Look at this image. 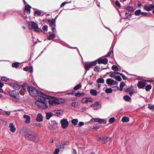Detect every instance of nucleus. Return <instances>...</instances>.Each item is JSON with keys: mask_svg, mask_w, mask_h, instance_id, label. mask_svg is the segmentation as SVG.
<instances>
[{"mask_svg": "<svg viewBox=\"0 0 154 154\" xmlns=\"http://www.w3.org/2000/svg\"><path fill=\"white\" fill-rule=\"evenodd\" d=\"M25 137L28 140L33 141L35 142H37L39 138L36 134H32L31 132H28L26 135Z\"/></svg>", "mask_w": 154, "mask_h": 154, "instance_id": "nucleus-1", "label": "nucleus"}, {"mask_svg": "<svg viewBox=\"0 0 154 154\" xmlns=\"http://www.w3.org/2000/svg\"><path fill=\"white\" fill-rule=\"evenodd\" d=\"M28 91L29 94L32 97H35L38 94H42L40 91H37L34 87L29 86Z\"/></svg>", "mask_w": 154, "mask_h": 154, "instance_id": "nucleus-2", "label": "nucleus"}, {"mask_svg": "<svg viewBox=\"0 0 154 154\" xmlns=\"http://www.w3.org/2000/svg\"><path fill=\"white\" fill-rule=\"evenodd\" d=\"M29 28L34 29L36 32H39L42 31V29L38 27V24L34 22H30L29 24Z\"/></svg>", "mask_w": 154, "mask_h": 154, "instance_id": "nucleus-3", "label": "nucleus"}, {"mask_svg": "<svg viewBox=\"0 0 154 154\" xmlns=\"http://www.w3.org/2000/svg\"><path fill=\"white\" fill-rule=\"evenodd\" d=\"M97 64V61H94L92 62H86L84 65L86 71L89 70L91 67L92 66H95Z\"/></svg>", "mask_w": 154, "mask_h": 154, "instance_id": "nucleus-4", "label": "nucleus"}, {"mask_svg": "<svg viewBox=\"0 0 154 154\" xmlns=\"http://www.w3.org/2000/svg\"><path fill=\"white\" fill-rule=\"evenodd\" d=\"M38 95H37V96H35V99L36 100V101L38 102H46V99L44 96H46V95L42 94H38Z\"/></svg>", "mask_w": 154, "mask_h": 154, "instance_id": "nucleus-5", "label": "nucleus"}, {"mask_svg": "<svg viewBox=\"0 0 154 154\" xmlns=\"http://www.w3.org/2000/svg\"><path fill=\"white\" fill-rule=\"evenodd\" d=\"M48 22L51 26L53 32L54 33H55L57 31L55 29V21L54 20H48Z\"/></svg>", "mask_w": 154, "mask_h": 154, "instance_id": "nucleus-6", "label": "nucleus"}, {"mask_svg": "<svg viewBox=\"0 0 154 154\" xmlns=\"http://www.w3.org/2000/svg\"><path fill=\"white\" fill-rule=\"evenodd\" d=\"M46 102H42L36 101L35 103L40 107L42 108L46 109L48 108V106L46 104Z\"/></svg>", "mask_w": 154, "mask_h": 154, "instance_id": "nucleus-7", "label": "nucleus"}, {"mask_svg": "<svg viewBox=\"0 0 154 154\" xmlns=\"http://www.w3.org/2000/svg\"><path fill=\"white\" fill-rule=\"evenodd\" d=\"M60 123L63 128H66L69 125V122L67 119H63L60 121Z\"/></svg>", "mask_w": 154, "mask_h": 154, "instance_id": "nucleus-8", "label": "nucleus"}, {"mask_svg": "<svg viewBox=\"0 0 154 154\" xmlns=\"http://www.w3.org/2000/svg\"><path fill=\"white\" fill-rule=\"evenodd\" d=\"M95 61H96L97 62H98L100 64L102 63L104 64H107L108 61V59L106 58L103 59L102 58H100Z\"/></svg>", "mask_w": 154, "mask_h": 154, "instance_id": "nucleus-9", "label": "nucleus"}, {"mask_svg": "<svg viewBox=\"0 0 154 154\" xmlns=\"http://www.w3.org/2000/svg\"><path fill=\"white\" fill-rule=\"evenodd\" d=\"M91 106L93 107L95 110L100 109L101 107V105L99 102L97 101L94 104L91 105Z\"/></svg>", "mask_w": 154, "mask_h": 154, "instance_id": "nucleus-10", "label": "nucleus"}, {"mask_svg": "<svg viewBox=\"0 0 154 154\" xmlns=\"http://www.w3.org/2000/svg\"><path fill=\"white\" fill-rule=\"evenodd\" d=\"M58 100L56 98L54 97L49 100V103L50 104L54 105L58 103Z\"/></svg>", "mask_w": 154, "mask_h": 154, "instance_id": "nucleus-11", "label": "nucleus"}, {"mask_svg": "<svg viewBox=\"0 0 154 154\" xmlns=\"http://www.w3.org/2000/svg\"><path fill=\"white\" fill-rule=\"evenodd\" d=\"M8 84L11 86L13 87L14 89L16 90H18L21 87V86L13 82L10 83Z\"/></svg>", "mask_w": 154, "mask_h": 154, "instance_id": "nucleus-12", "label": "nucleus"}, {"mask_svg": "<svg viewBox=\"0 0 154 154\" xmlns=\"http://www.w3.org/2000/svg\"><path fill=\"white\" fill-rule=\"evenodd\" d=\"M146 84V83L145 81H138L137 84V85L139 88H142L145 86Z\"/></svg>", "mask_w": 154, "mask_h": 154, "instance_id": "nucleus-13", "label": "nucleus"}, {"mask_svg": "<svg viewBox=\"0 0 154 154\" xmlns=\"http://www.w3.org/2000/svg\"><path fill=\"white\" fill-rule=\"evenodd\" d=\"M115 82L114 84H116L118 83L116 81H114V80L112 79H108L106 80V83L107 84L109 85H112L113 83L114 82Z\"/></svg>", "mask_w": 154, "mask_h": 154, "instance_id": "nucleus-14", "label": "nucleus"}, {"mask_svg": "<svg viewBox=\"0 0 154 154\" xmlns=\"http://www.w3.org/2000/svg\"><path fill=\"white\" fill-rule=\"evenodd\" d=\"M144 9L148 11H151L153 9V5L152 4H150L149 6L145 5Z\"/></svg>", "mask_w": 154, "mask_h": 154, "instance_id": "nucleus-15", "label": "nucleus"}, {"mask_svg": "<svg viewBox=\"0 0 154 154\" xmlns=\"http://www.w3.org/2000/svg\"><path fill=\"white\" fill-rule=\"evenodd\" d=\"M9 128H10V130L12 132H14L16 130V128H15L14 125L13 123H10L9 124Z\"/></svg>", "mask_w": 154, "mask_h": 154, "instance_id": "nucleus-16", "label": "nucleus"}, {"mask_svg": "<svg viewBox=\"0 0 154 154\" xmlns=\"http://www.w3.org/2000/svg\"><path fill=\"white\" fill-rule=\"evenodd\" d=\"M18 94L19 93L15 91H12L10 92V95L15 98H16Z\"/></svg>", "mask_w": 154, "mask_h": 154, "instance_id": "nucleus-17", "label": "nucleus"}, {"mask_svg": "<svg viewBox=\"0 0 154 154\" xmlns=\"http://www.w3.org/2000/svg\"><path fill=\"white\" fill-rule=\"evenodd\" d=\"M23 117L26 119L25 122L26 123H29L30 122V117L29 116L24 115H23Z\"/></svg>", "mask_w": 154, "mask_h": 154, "instance_id": "nucleus-18", "label": "nucleus"}, {"mask_svg": "<svg viewBox=\"0 0 154 154\" xmlns=\"http://www.w3.org/2000/svg\"><path fill=\"white\" fill-rule=\"evenodd\" d=\"M23 88V90L26 91H28L29 90V86H28L27 84L26 83L23 84L22 85V86Z\"/></svg>", "mask_w": 154, "mask_h": 154, "instance_id": "nucleus-19", "label": "nucleus"}, {"mask_svg": "<svg viewBox=\"0 0 154 154\" xmlns=\"http://www.w3.org/2000/svg\"><path fill=\"white\" fill-rule=\"evenodd\" d=\"M36 120L38 122H41L43 120V116L40 114H38Z\"/></svg>", "mask_w": 154, "mask_h": 154, "instance_id": "nucleus-20", "label": "nucleus"}, {"mask_svg": "<svg viewBox=\"0 0 154 154\" xmlns=\"http://www.w3.org/2000/svg\"><path fill=\"white\" fill-rule=\"evenodd\" d=\"M55 37V35L52 33H50L49 35L48 36V39L49 40H52Z\"/></svg>", "mask_w": 154, "mask_h": 154, "instance_id": "nucleus-21", "label": "nucleus"}, {"mask_svg": "<svg viewBox=\"0 0 154 154\" xmlns=\"http://www.w3.org/2000/svg\"><path fill=\"white\" fill-rule=\"evenodd\" d=\"M54 112L56 115L58 116H61L63 114V112L62 110H55Z\"/></svg>", "mask_w": 154, "mask_h": 154, "instance_id": "nucleus-22", "label": "nucleus"}, {"mask_svg": "<svg viewBox=\"0 0 154 154\" xmlns=\"http://www.w3.org/2000/svg\"><path fill=\"white\" fill-rule=\"evenodd\" d=\"M142 12L140 9H138L135 12L134 14L136 16H139L142 14Z\"/></svg>", "mask_w": 154, "mask_h": 154, "instance_id": "nucleus-23", "label": "nucleus"}, {"mask_svg": "<svg viewBox=\"0 0 154 154\" xmlns=\"http://www.w3.org/2000/svg\"><path fill=\"white\" fill-rule=\"evenodd\" d=\"M116 73L115 72H110L109 76L112 78L115 79L116 76Z\"/></svg>", "mask_w": 154, "mask_h": 154, "instance_id": "nucleus-24", "label": "nucleus"}, {"mask_svg": "<svg viewBox=\"0 0 154 154\" xmlns=\"http://www.w3.org/2000/svg\"><path fill=\"white\" fill-rule=\"evenodd\" d=\"M71 104L72 106L75 107L79 105V103L78 102H72Z\"/></svg>", "mask_w": 154, "mask_h": 154, "instance_id": "nucleus-25", "label": "nucleus"}, {"mask_svg": "<svg viewBox=\"0 0 154 154\" xmlns=\"http://www.w3.org/2000/svg\"><path fill=\"white\" fill-rule=\"evenodd\" d=\"M90 92L91 94L94 96H96L97 94V92L96 90L91 89L90 90Z\"/></svg>", "mask_w": 154, "mask_h": 154, "instance_id": "nucleus-26", "label": "nucleus"}, {"mask_svg": "<svg viewBox=\"0 0 154 154\" xmlns=\"http://www.w3.org/2000/svg\"><path fill=\"white\" fill-rule=\"evenodd\" d=\"M129 119L126 117H123L122 119V121L123 122H127L129 121Z\"/></svg>", "mask_w": 154, "mask_h": 154, "instance_id": "nucleus-27", "label": "nucleus"}, {"mask_svg": "<svg viewBox=\"0 0 154 154\" xmlns=\"http://www.w3.org/2000/svg\"><path fill=\"white\" fill-rule=\"evenodd\" d=\"M75 95L77 97H83L84 96V93H83L77 92L75 94Z\"/></svg>", "mask_w": 154, "mask_h": 154, "instance_id": "nucleus-28", "label": "nucleus"}, {"mask_svg": "<svg viewBox=\"0 0 154 154\" xmlns=\"http://www.w3.org/2000/svg\"><path fill=\"white\" fill-rule=\"evenodd\" d=\"M111 139V138L109 137H107L105 138H104L103 142H102L103 143H105L109 141Z\"/></svg>", "mask_w": 154, "mask_h": 154, "instance_id": "nucleus-29", "label": "nucleus"}, {"mask_svg": "<svg viewBox=\"0 0 154 154\" xmlns=\"http://www.w3.org/2000/svg\"><path fill=\"white\" fill-rule=\"evenodd\" d=\"M111 68L113 70L115 71H118L119 69L118 67L115 65H113L112 66Z\"/></svg>", "mask_w": 154, "mask_h": 154, "instance_id": "nucleus-30", "label": "nucleus"}, {"mask_svg": "<svg viewBox=\"0 0 154 154\" xmlns=\"http://www.w3.org/2000/svg\"><path fill=\"white\" fill-rule=\"evenodd\" d=\"M19 66V63L17 62L13 63L12 65V67H15L16 68H17Z\"/></svg>", "mask_w": 154, "mask_h": 154, "instance_id": "nucleus-31", "label": "nucleus"}, {"mask_svg": "<svg viewBox=\"0 0 154 154\" xmlns=\"http://www.w3.org/2000/svg\"><path fill=\"white\" fill-rule=\"evenodd\" d=\"M124 99L127 101H128L130 100V97L128 95H125L123 97Z\"/></svg>", "mask_w": 154, "mask_h": 154, "instance_id": "nucleus-32", "label": "nucleus"}, {"mask_svg": "<svg viewBox=\"0 0 154 154\" xmlns=\"http://www.w3.org/2000/svg\"><path fill=\"white\" fill-rule=\"evenodd\" d=\"M30 6L29 5H26L25 6V10L27 12L29 13L30 12Z\"/></svg>", "mask_w": 154, "mask_h": 154, "instance_id": "nucleus-33", "label": "nucleus"}, {"mask_svg": "<svg viewBox=\"0 0 154 154\" xmlns=\"http://www.w3.org/2000/svg\"><path fill=\"white\" fill-rule=\"evenodd\" d=\"M52 116V113H48L46 115V118L47 119H49Z\"/></svg>", "mask_w": 154, "mask_h": 154, "instance_id": "nucleus-34", "label": "nucleus"}, {"mask_svg": "<svg viewBox=\"0 0 154 154\" xmlns=\"http://www.w3.org/2000/svg\"><path fill=\"white\" fill-rule=\"evenodd\" d=\"M100 124H104L106 123V121L104 119H99V120L98 122Z\"/></svg>", "mask_w": 154, "mask_h": 154, "instance_id": "nucleus-35", "label": "nucleus"}, {"mask_svg": "<svg viewBox=\"0 0 154 154\" xmlns=\"http://www.w3.org/2000/svg\"><path fill=\"white\" fill-rule=\"evenodd\" d=\"M97 82L99 83H103L104 82V80L102 78H100L97 80Z\"/></svg>", "mask_w": 154, "mask_h": 154, "instance_id": "nucleus-36", "label": "nucleus"}, {"mask_svg": "<svg viewBox=\"0 0 154 154\" xmlns=\"http://www.w3.org/2000/svg\"><path fill=\"white\" fill-rule=\"evenodd\" d=\"M78 122V120L77 119H73L72 120V123L74 125H76Z\"/></svg>", "mask_w": 154, "mask_h": 154, "instance_id": "nucleus-37", "label": "nucleus"}, {"mask_svg": "<svg viewBox=\"0 0 154 154\" xmlns=\"http://www.w3.org/2000/svg\"><path fill=\"white\" fill-rule=\"evenodd\" d=\"M105 91L107 93H110L112 91L111 88H107L105 89Z\"/></svg>", "mask_w": 154, "mask_h": 154, "instance_id": "nucleus-38", "label": "nucleus"}, {"mask_svg": "<svg viewBox=\"0 0 154 154\" xmlns=\"http://www.w3.org/2000/svg\"><path fill=\"white\" fill-rule=\"evenodd\" d=\"M81 84H78L74 87V90H77L80 88L81 87Z\"/></svg>", "mask_w": 154, "mask_h": 154, "instance_id": "nucleus-39", "label": "nucleus"}, {"mask_svg": "<svg viewBox=\"0 0 154 154\" xmlns=\"http://www.w3.org/2000/svg\"><path fill=\"white\" fill-rule=\"evenodd\" d=\"M87 103H88L89 102H92L93 101V100L91 97L86 98Z\"/></svg>", "mask_w": 154, "mask_h": 154, "instance_id": "nucleus-40", "label": "nucleus"}, {"mask_svg": "<svg viewBox=\"0 0 154 154\" xmlns=\"http://www.w3.org/2000/svg\"><path fill=\"white\" fill-rule=\"evenodd\" d=\"M125 85V83L123 82H122L120 83V88H122L121 89H120L121 91H122V88Z\"/></svg>", "mask_w": 154, "mask_h": 154, "instance_id": "nucleus-41", "label": "nucleus"}, {"mask_svg": "<svg viewBox=\"0 0 154 154\" xmlns=\"http://www.w3.org/2000/svg\"><path fill=\"white\" fill-rule=\"evenodd\" d=\"M115 79L118 81H121L122 79L120 76L119 75H117L115 78Z\"/></svg>", "mask_w": 154, "mask_h": 154, "instance_id": "nucleus-42", "label": "nucleus"}, {"mask_svg": "<svg viewBox=\"0 0 154 154\" xmlns=\"http://www.w3.org/2000/svg\"><path fill=\"white\" fill-rule=\"evenodd\" d=\"M1 79L2 81H5V82H7L9 80V79L7 78V77L5 76H2L1 78Z\"/></svg>", "mask_w": 154, "mask_h": 154, "instance_id": "nucleus-43", "label": "nucleus"}, {"mask_svg": "<svg viewBox=\"0 0 154 154\" xmlns=\"http://www.w3.org/2000/svg\"><path fill=\"white\" fill-rule=\"evenodd\" d=\"M81 101L82 103H87V102L86 98L84 97L81 99Z\"/></svg>", "mask_w": 154, "mask_h": 154, "instance_id": "nucleus-44", "label": "nucleus"}, {"mask_svg": "<svg viewBox=\"0 0 154 154\" xmlns=\"http://www.w3.org/2000/svg\"><path fill=\"white\" fill-rule=\"evenodd\" d=\"M151 88V86L150 85H147L145 88V89L146 91H148L150 90Z\"/></svg>", "mask_w": 154, "mask_h": 154, "instance_id": "nucleus-45", "label": "nucleus"}, {"mask_svg": "<svg viewBox=\"0 0 154 154\" xmlns=\"http://www.w3.org/2000/svg\"><path fill=\"white\" fill-rule=\"evenodd\" d=\"M115 118L114 117H112L110 118L109 121L110 123H112L115 121Z\"/></svg>", "mask_w": 154, "mask_h": 154, "instance_id": "nucleus-46", "label": "nucleus"}, {"mask_svg": "<svg viewBox=\"0 0 154 154\" xmlns=\"http://www.w3.org/2000/svg\"><path fill=\"white\" fill-rule=\"evenodd\" d=\"M99 118H96L91 119V121L93 122H99Z\"/></svg>", "mask_w": 154, "mask_h": 154, "instance_id": "nucleus-47", "label": "nucleus"}, {"mask_svg": "<svg viewBox=\"0 0 154 154\" xmlns=\"http://www.w3.org/2000/svg\"><path fill=\"white\" fill-rule=\"evenodd\" d=\"M126 10L128 11H131L132 10L133 8L131 6H128L126 8Z\"/></svg>", "mask_w": 154, "mask_h": 154, "instance_id": "nucleus-48", "label": "nucleus"}, {"mask_svg": "<svg viewBox=\"0 0 154 154\" xmlns=\"http://www.w3.org/2000/svg\"><path fill=\"white\" fill-rule=\"evenodd\" d=\"M58 147L60 148V149L63 150L64 148V145L63 144L61 143Z\"/></svg>", "mask_w": 154, "mask_h": 154, "instance_id": "nucleus-49", "label": "nucleus"}, {"mask_svg": "<svg viewBox=\"0 0 154 154\" xmlns=\"http://www.w3.org/2000/svg\"><path fill=\"white\" fill-rule=\"evenodd\" d=\"M100 67L97 66H96L94 67V71H98L100 70Z\"/></svg>", "mask_w": 154, "mask_h": 154, "instance_id": "nucleus-50", "label": "nucleus"}, {"mask_svg": "<svg viewBox=\"0 0 154 154\" xmlns=\"http://www.w3.org/2000/svg\"><path fill=\"white\" fill-rule=\"evenodd\" d=\"M97 140H99L100 142L102 143V142H103L104 141V138L103 139L100 137H98L97 138Z\"/></svg>", "mask_w": 154, "mask_h": 154, "instance_id": "nucleus-51", "label": "nucleus"}, {"mask_svg": "<svg viewBox=\"0 0 154 154\" xmlns=\"http://www.w3.org/2000/svg\"><path fill=\"white\" fill-rule=\"evenodd\" d=\"M133 89L132 88H128L125 89V91L129 93Z\"/></svg>", "mask_w": 154, "mask_h": 154, "instance_id": "nucleus-52", "label": "nucleus"}, {"mask_svg": "<svg viewBox=\"0 0 154 154\" xmlns=\"http://www.w3.org/2000/svg\"><path fill=\"white\" fill-rule=\"evenodd\" d=\"M115 4L117 6L119 7H120L121 6L120 3L118 1H116L115 2Z\"/></svg>", "mask_w": 154, "mask_h": 154, "instance_id": "nucleus-53", "label": "nucleus"}, {"mask_svg": "<svg viewBox=\"0 0 154 154\" xmlns=\"http://www.w3.org/2000/svg\"><path fill=\"white\" fill-rule=\"evenodd\" d=\"M48 27L47 25H45L42 27V29L44 31H47L48 30Z\"/></svg>", "mask_w": 154, "mask_h": 154, "instance_id": "nucleus-54", "label": "nucleus"}, {"mask_svg": "<svg viewBox=\"0 0 154 154\" xmlns=\"http://www.w3.org/2000/svg\"><path fill=\"white\" fill-rule=\"evenodd\" d=\"M142 16H144L148 17V16H149V15H148V14L147 13H145V12H142Z\"/></svg>", "mask_w": 154, "mask_h": 154, "instance_id": "nucleus-55", "label": "nucleus"}, {"mask_svg": "<svg viewBox=\"0 0 154 154\" xmlns=\"http://www.w3.org/2000/svg\"><path fill=\"white\" fill-rule=\"evenodd\" d=\"M77 100V98L76 97H72L70 99V101L75 102Z\"/></svg>", "mask_w": 154, "mask_h": 154, "instance_id": "nucleus-56", "label": "nucleus"}, {"mask_svg": "<svg viewBox=\"0 0 154 154\" xmlns=\"http://www.w3.org/2000/svg\"><path fill=\"white\" fill-rule=\"evenodd\" d=\"M59 152V149L58 148L56 149L54 153V154H58Z\"/></svg>", "mask_w": 154, "mask_h": 154, "instance_id": "nucleus-57", "label": "nucleus"}, {"mask_svg": "<svg viewBox=\"0 0 154 154\" xmlns=\"http://www.w3.org/2000/svg\"><path fill=\"white\" fill-rule=\"evenodd\" d=\"M29 71L31 73H32L33 72V67L32 66H30L29 69Z\"/></svg>", "mask_w": 154, "mask_h": 154, "instance_id": "nucleus-58", "label": "nucleus"}, {"mask_svg": "<svg viewBox=\"0 0 154 154\" xmlns=\"http://www.w3.org/2000/svg\"><path fill=\"white\" fill-rule=\"evenodd\" d=\"M116 75L117 74H119L123 78H124V76H125V75L124 74H123L122 73L118 72H116Z\"/></svg>", "mask_w": 154, "mask_h": 154, "instance_id": "nucleus-59", "label": "nucleus"}, {"mask_svg": "<svg viewBox=\"0 0 154 154\" xmlns=\"http://www.w3.org/2000/svg\"><path fill=\"white\" fill-rule=\"evenodd\" d=\"M35 15L37 16L40 15L41 14V13L40 11H35Z\"/></svg>", "mask_w": 154, "mask_h": 154, "instance_id": "nucleus-60", "label": "nucleus"}, {"mask_svg": "<svg viewBox=\"0 0 154 154\" xmlns=\"http://www.w3.org/2000/svg\"><path fill=\"white\" fill-rule=\"evenodd\" d=\"M70 2H64L61 4V7H63L66 4Z\"/></svg>", "mask_w": 154, "mask_h": 154, "instance_id": "nucleus-61", "label": "nucleus"}, {"mask_svg": "<svg viewBox=\"0 0 154 154\" xmlns=\"http://www.w3.org/2000/svg\"><path fill=\"white\" fill-rule=\"evenodd\" d=\"M134 89H133L131 90L129 93L130 95L131 96L134 93Z\"/></svg>", "mask_w": 154, "mask_h": 154, "instance_id": "nucleus-62", "label": "nucleus"}, {"mask_svg": "<svg viewBox=\"0 0 154 154\" xmlns=\"http://www.w3.org/2000/svg\"><path fill=\"white\" fill-rule=\"evenodd\" d=\"M29 67H28V66H26V67L24 68H23V69L24 70L26 71H29Z\"/></svg>", "mask_w": 154, "mask_h": 154, "instance_id": "nucleus-63", "label": "nucleus"}, {"mask_svg": "<svg viewBox=\"0 0 154 154\" xmlns=\"http://www.w3.org/2000/svg\"><path fill=\"white\" fill-rule=\"evenodd\" d=\"M149 108L150 109H152L154 110V106H149Z\"/></svg>", "mask_w": 154, "mask_h": 154, "instance_id": "nucleus-64", "label": "nucleus"}]
</instances>
